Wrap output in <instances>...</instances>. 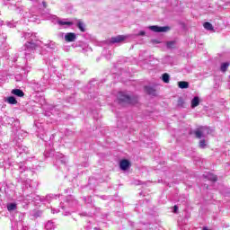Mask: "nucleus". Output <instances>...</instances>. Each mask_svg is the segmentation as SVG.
Segmentation results:
<instances>
[{
  "instance_id": "393cba45",
  "label": "nucleus",
  "mask_w": 230,
  "mask_h": 230,
  "mask_svg": "<svg viewBox=\"0 0 230 230\" xmlns=\"http://www.w3.org/2000/svg\"><path fill=\"white\" fill-rule=\"evenodd\" d=\"M199 148H206V146H208V144L206 143V139H201L199 141Z\"/></svg>"
},
{
  "instance_id": "6e6552de",
  "label": "nucleus",
  "mask_w": 230,
  "mask_h": 230,
  "mask_svg": "<svg viewBox=\"0 0 230 230\" xmlns=\"http://www.w3.org/2000/svg\"><path fill=\"white\" fill-rule=\"evenodd\" d=\"M203 179H207L211 182H217V181H218V177L212 172H208L207 174H203Z\"/></svg>"
},
{
  "instance_id": "412c9836",
  "label": "nucleus",
  "mask_w": 230,
  "mask_h": 230,
  "mask_svg": "<svg viewBox=\"0 0 230 230\" xmlns=\"http://www.w3.org/2000/svg\"><path fill=\"white\" fill-rule=\"evenodd\" d=\"M58 23L59 24V26H73L72 22L58 21Z\"/></svg>"
},
{
  "instance_id": "a878e982",
  "label": "nucleus",
  "mask_w": 230,
  "mask_h": 230,
  "mask_svg": "<svg viewBox=\"0 0 230 230\" xmlns=\"http://www.w3.org/2000/svg\"><path fill=\"white\" fill-rule=\"evenodd\" d=\"M33 89H34V91H35L36 93H40V91H42V89H40V84H35L33 85Z\"/></svg>"
},
{
  "instance_id": "4c0bfd02",
  "label": "nucleus",
  "mask_w": 230,
  "mask_h": 230,
  "mask_svg": "<svg viewBox=\"0 0 230 230\" xmlns=\"http://www.w3.org/2000/svg\"><path fill=\"white\" fill-rule=\"evenodd\" d=\"M46 199L47 200H49V199H51V196H47Z\"/></svg>"
},
{
  "instance_id": "423d86ee",
  "label": "nucleus",
  "mask_w": 230,
  "mask_h": 230,
  "mask_svg": "<svg viewBox=\"0 0 230 230\" xmlns=\"http://www.w3.org/2000/svg\"><path fill=\"white\" fill-rule=\"evenodd\" d=\"M127 39V36L118 35L116 37H112L111 40H108V44H120Z\"/></svg>"
},
{
  "instance_id": "f03ea898",
  "label": "nucleus",
  "mask_w": 230,
  "mask_h": 230,
  "mask_svg": "<svg viewBox=\"0 0 230 230\" xmlns=\"http://www.w3.org/2000/svg\"><path fill=\"white\" fill-rule=\"evenodd\" d=\"M78 206V200L75 199V196L68 195L66 198L65 202L60 203V208L63 209V215L67 217V215H71V210Z\"/></svg>"
},
{
  "instance_id": "2eb2a0df",
  "label": "nucleus",
  "mask_w": 230,
  "mask_h": 230,
  "mask_svg": "<svg viewBox=\"0 0 230 230\" xmlns=\"http://www.w3.org/2000/svg\"><path fill=\"white\" fill-rule=\"evenodd\" d=\"M175 46H177L176 40H171L166 42L167 49H175Z\"/></svg>"
},
{
  "instance_id": "7c9ffc66",
  "label": "nucleus",
  "mask_w": 230,
  "mask_h": 230,
  "mask_svg": "<svg viewBox=\"0 0 230 230\" xmlns=\"http://www.w3.org/2000/svg\"><path fill=\"white\" fill-rule=\"evenodd\" d=\"M151 42L153 44H161V41L157 40H152Z\"/></svg>"
},
{
  "instance_id": "20e7f679",
  "label": "nucleus",
  "mask_w": 230,
  "mask_h": 230,
  "mask_svg": "<svg viewBox=\"0 0 230 230\" xmlns=\"http://www.w3.org/2000/svg\"><path fill=\"white\" fill-rule=\"evenodd\" d=\"M209 134H211V129L208 127H200L194 131V136L197 139H202V137L209 136Z\"/></svg>"
},
{
  "instance_id": "39448f33",
  "label": "nucleus",
  "mask_w": 230,
  "mask_h": 230,
  "mask_svg": "<svg viewBox=\"0 0 230 230\" xmlns=\"http://www.w3.org/2000/svg\"><path fill=\"white\" fill-rule=\"evenodd\" d=\"M149 30H151V31H155V33H163V32L169 31L170 27L168 26L160 27L157 25H153L149 27Z\"/></svg>"
},
{
  "instance_id": "c756f323",
  "label": "nucleus",
  "mask_w": 230,
  "mask_h": 230,
  "mask_svg": "<svg viewBox=\"0 0 230 230\" xmlns=\"http://www.w3.org/2000/svg\"><path fill=\"white\" fill-rule=\"evenodd\" d=\"M173 213H179V207L177 205L173 207Z\"/></svg>"
},
{
  "instance_id": "aec40b11",
  "label": "nucleus",
  "mask_w": 230,
  "mask_h": 230,
  "mask_svg": "<svg viewBox=\"0 0 230 230\" xmlns=\"http://www.w3.org/2000/svg\"><path fill=\"white\" fill-rule=\"evenodd\" d=\"M45 48H47V49H55V42L48 41V43H45Z\"/></svg>"
},
{
  "instance_id": "e433bc0d",
  "label": "nucleus",
  "mask_w": 230,
  "mask_h": 230,
  "mask_svg": "<svg viewBox=\"0 0 230 230\" xmlns=\"http://www.w3.org/2000/svg\"><path fill=\"white\" fill-rule=\"evenodd\" d=\"M42 4H43L44 8H46V7L48 6V5L46 4V2H45V1L42 2Z\"/></svg>"
},
{
  "instance_id": "c9c22d12",
  "label": "nucleus",
  "mask_w": 230,
  "mask_h": 230,
  "mask_svg": "<svg viewBox=\"0 0 230 230\" xmlns=\"http://www.w3.org/2000/svg\"><path fill=\"white\" fill-rule=\"evenodd\" d=\"M7 25L10 27V28H14L15 26L13 25V23L12 22H8Z\"/></svg>"
},
{
  "instance_id": "5701e85b",
  "label": "nucleus",
  "mask_w": 230,
  "mask_h": 230,
  "mask_svg": "<svg viewBox=\"0 0 230 230\" xmlns=\"http://www.w3.org/2000/svg\"><path fill=\"white\" fill-rule=\"evenodd\" d=\"M227 67H229V63L225 62V63L221 64L220 69L223 73H226V71H227Z\"/></svg>"
},
{
  "instance_id": "ea45409f",
  "label": "nucleus",
  "mask_w": 230,
  "mask_h": 230,
  "mask_svg": "<svg viewBox=\"0 0 230 230\" xmlns=\"http://www.w3.org/2000/svg\"><path fill=\"white\" fill-rule=\"evenodd\" d=\"M31 199H35V197L31 196Z\"/></svg>"
},
{
  "instance_id": "4468645a",
  "label": "nucleus",
  "mask_w": 230,
  "mask_h": 230,
  "mask_svg": "<svg viewBox=\"0 0 230 230\" xmlns=\"http://www.w3.org/2000/svg\"><path fill=\"white\" fill-rule=\"evenodd\" d=\"M57 226H55V223L53 221H48L45 225V229L46 230H55Z\"/></svg>"
},
{
  "instance_id": "58836bf2",
  "label": "nucleus",
  "mask_w": 230,
  "mask_h": 230,
  "mask_svg": "<svg viewBox=\"0 0 230 230\" xmlns=\"http://www.w3.org/2000/svg\"><path fill=\"white\" fill-rule=\"evenodd\" d=\"M203 230H209L208 227L204 226Z\"/></svg>"
},
{
  "instance_id": "7ed1b4c3",
  "label": "nucleus",
  "mask_w": 230,
  "mask_h": 230,
  "mask_svg": "<svg viewBox=\"0 0 230 230\" xmlns=\"http://www.w3.org/2000/svg\"><path fill=\"white\" fill-rule=\"evenodd\" d=\"M119 105H134L137 103V96L128 95L124 92H119L117 95Z\"/></svg>"
},
{
  "instance_id": "f257e3e1",
  "label": "nucleus",
  "mask_w": 230,
  "mask_h": 230,
  "mask_svg": "<svg viewBox=\"0 0 230 230\" xmlns=\"http://www.w3.org/2000/svg\"><path fill=\"white\" fill-rule=\"evenodd\" d=\"M23 37L27 40V42L22 47V49L25 51V58H29L30 55H33L37 48H40V41L37 39L36 34L31 32H25Z\"/></svg>"
},
{
  "instance_id": "a211bd4d",
  "label": "nucleus",
  "mask_w": 230,
  "mask_h": 230,
  "mask_svg": "<svg viewBox=\"0 0 230 230\" xmlns=\"http://www.w3.org/2000/svg\"><path fill=\"white\" fill-rule=\"evenodd\" d=\"M162 80L164 84H170V75L168 73L163 74Z\"/></svg>"
},
{
  "instance_id": "dca6fc26",
  "label": "nucleus",
  "mask_w": 230,
  "mask_h": 230,
  "mask_svg": "<svg viewBox=\"0 0 230 230\" xmlns=\"http://www.w3.org/2000/svg\"><path fill=\"white\" fill-rule=\"evenodd\" d=\"M178 87H180V89H188V87H190V83L186 81H180L178 82Z\"/></svg>"
},
{
  "instance_id": "9d476101",
  "label": "nucleus",
  "mask_w": 230,
  "mask_h": 230,
  "mask_svg": "<svg viewBox=\"0 0 230 230\" xmlns=\"http://www.w3.org/2000/svg\"><path fill=\"white\" fill-rule=\"evenodd\" d=\"M145 91L149 96H157L155 88L152 86H145Z\"/></svg>"
},
{
  "instance_id": "2f4dec72",
  "label": "nucleus",
  "mask_w": 230,
  "mask_h": 230,
  "mask_svg": "<svg viewBox=\"0 0 230 230\" xmlns=\"http://www.w3.org/2000/svg\"><path fill=\"white\" fill-rule=\"evenodd\" d=\"M10 120L14 121V125H19V120H15L13 118H11Z\"/></svg>"
},
{
  "instance_id": "6ab92c4d",
  "label": "nucleus",
  "mask_w": 230,
  "mask_h": 230,
  "mask_svg": "<svg viewBox=\"0 0 230 230\" xmlns=\"http://www.w3.org/2000/svg\"><path fill=\"white\" fill-rule=\"evenodd\" d=\"M15 209H17V204L16 203L7 204V210L8 211H15Z\"/></svg>"
},
{
  "instance_id": "f704fd0d",
  "label": "nucleus",
  "mask_w": 230,
  "mask_h": 230,
  "mask_svg": "<svg viewBox=\"0 0 230 230\" xmlns=\"http://www.w3.org/2000/svg\"><path fill=\"white\" fill-rule=\"evenodd\" d=\"M79 217H87L86 212L79 213Z\"/></svg>"
},
{
  "instance_id": "0eeeda50",
  "label": "nucleus",
  "mask_w": 230,
  "mask_h": 230,
  "mask_svg": "<svg viewBox=\"0 0 230 230\" xmlns=\"http://www.w3.org/2000/svg\"><path fill=\"white\" fill-rule=\"evenodd\" d=\"M130 166H132V164H130V161H128V159H123L119 162V168L123 172H127V170H128Z\"/></svg>"
},
{
  "instance_id": "bb28decb",
  "label": "nucleus",
  "mask_w": 230,
  "mask_h": 230,
  "mask_svg": "<svg viewBox=\"0 0 230 230\" xmlns=\"http://www.w3.org/2000/svg\"><path fill=\"white\" fill-rule=\"evenodd\" d=\"M179 107H184V99H182V97H180L178 99V104Z\"/></svg>"
},
{
  "instance_id": "4be33fe9",
  "label": "nucleus",
  "mask_w": 230,
  "mask_h": 230,
  "mask_svg": "<svg viewBox=\"0 0 230 230\" xmlns=\"http://www.w3.org/2000/svg\"><path fill=\"white\" fill-rule=\"evenodd\" d=\"M205 30H208V31H211L213 30V24H211L209 22H207L203 24Z\"/></svg>"
},
{
  "instance_id": "c85d7f7f",
  "label": "nucleus",
  "mask_w": 230,
  "mask_h": 230,
  "mask_svg": "<svg viewBox=\"0 0 230 230\" xmlns=\"http://www.w3.org/2000/svg\"><path fill=\"white\" fill-rule=\"evenodd\" d=\"M137 35L140 37H145V35H146V32H145V31H140Z\"/></svg>"
},
{
  "instance_id": "9b49d317",
  "label": "nucleus",
  "mask_w": 230,
  "mask_h": 230,
  "mask_svg": "<svg viewBox=\"0 0 230 230\" xmlns=\"http://www.w3.org/2000/svg\"><path fill=\"white\" fill-rule=\"evenodd\" d=\"M11 93L14 96H18V98H22L24 96V92H22L21 89H13Z\"/></svg>"
},
{
  "instance_id": "ddd939ff",
  "label": "nucleus",
  "mask_w": 230,
  "mask_h": 230,
  "mask_svg": "<svg viewBox=\"0 0 230 230\" xmlns=\"http://www.w3.org/2000/svg\"><path fill=\"white\" fill-rule=\"evenodd\" d=\"M58 163H61V164H66L67 159H66V156L62 154H58L57 155Z\"/></svg>"
},
{
  "instance_id": "b1692460",
  "label": "nucleus",
  "mask_w": 230,
  "mask_h": 230,
  "mask_svg": "<svg viewBox=\"0 0 230 230\" xmlns=\"http://www.w3.org/2000/svg\"><path fill=\"white\" fill-rule=\"evenodd\" d=\"M77 28H79L81 31H85V25L80 21L77 22Z\"/></svg>"
},
{
  "instance_id": "cd10ccee",
  "label": "nucleus",
  "mask_w": 230,
  "mask_h": 230,
  "mask_svg": "<svg viewBox=\"0 0 230 230\" xmlns=\"http://www.w3.org/2000/svg\"><path fill=\"white\" fill-rule=\"evenodd\" d=\"M19 170H20L21 173H22L26 170V167L24 165H20Z\"/></svg>"
},
{
  "instance_id": "f8f14e48",
  "label": "nucleus",
  "mask_w": 230,
  "mask_h": 230,
  "mask_svg": "<svg viewBox=\"0 0 230 230\" xmlns=\"http://www.w3.org/2000/svg\"><path fill=\"white\" fill-rule=\"evenodd\" d=\"M199 104L200 99L199 98V96H195L191 101V108L195 109V107H199Z\"/></svg>"
},
{
  "instance_id": "f3484780",
  "label": "nucleus",
  "mask_w": 230,
  "mask_h": 230,
  "mask_svg": "<svg viewBox=\"0 0 230 230\" xmlns=\"http://www.w3.org/2000/svg\"><path fill=\"white\" fill-rule=\"evenodd\" d=\"M5 102H7V103H9L10 105H17V99H15L14 96L7 97Z\"/></svg>"
},
{
  "instance_id": "473e14b6",
  "label": "nucleus",
  "mask_w": 230,
  "mask_h": 230,
  "mask_svg": "<svg viewBox=\"0 0 230 230\" xmlns=\"http://www.w3.org/2000/svg\"><path fill=\"white\" fill-rule=\"evenodd\" d=\"M52 213L55 214V213H60V209H55V208H52L51 209Z\"/></svg>"
},
{
  "instance_id": "1a4fd4ad",
  "label": "nucleus",
  "mask_w": 230,
  "mask_h": 230,
  "mask_svg": "<svg viewBox=\"0 0 230 230\" xmlns=\"http://www.w3.org/2000/svg\"><path fill=\"white\" fill-rule=\"evenodd\" d=\"M66 42H75L76 40V34L75 32H68L65 35Z\"/></svg>"
},
{
  "instance_id": "72a5a7b5",
  "label": "nucleus",
  "mask_w": 230,
  "mask_h": 230,
  "mask_svg": "<svg viewBox=\"0 0 230 230\" xmlns=\"http://www.w3.org/2000/svg\"><path fill=\"white\" fill-rule=\"evenodd\" d=\"M72 191H73V189L65 190V193H71Z\"/></svg>"
}]
</instances>
